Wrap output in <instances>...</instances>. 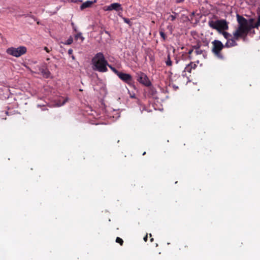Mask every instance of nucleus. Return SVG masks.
Instances as JSON below:
<instances>
[{"label": "nucleus", "instance_id": "72a5a7b5", "mask_svg": "<svg viewBox=\"0 0 260 260\" xmlns=\"http://www.w3.org/2000/svg\"><path fill=\"white\" fill-rule=\"evenodd\" d=\"M153 241V239L152 238H150V241L152 242Z\"/></svg>", "mask_w": 260, "mask_h": 260}, {"label": "nucleus", "instance_id": "f257e3e1", "mask_svg": "<svg viewBox=\"0 0 260 260\" xmlns=\"http://www.w3.org/2000/svg\"><path fill=\"white\" fill-rule=\"evenodd\" d=\"M245 34V30L243 29L242 25H241L240 27H237L236 29L233 32V37L227 40L224 45L225 47L229 48V47L237 46L238 44L236 41L240 39L245 41L247 38Z\"/></svg>", "mask_w": 260, "mask_h": 260}, {"label": "nucleus", "instance_id": "f8f14e48", "mask_svg": "<svg viewBox=\"0 0 260 260\" xmlns=\"http://www.w3.org/2000/svg\"><path fill=\"white\" fill-rule=\"evenodd\" d=\"M95 2V1L93 2L92 1H89L85 2V3H83L80 6V9H81V10H83V9H84L85 8H89Z\"/></svg>", "mask_w": 260, "mask_h": 260}, {"label": "nucleus", "instance_id": "4c0bfd02", "mask_svg": "<svg viewBox=\"0 0 260 260\" xmlns=\"http://www.w3.org/2000/svg\"><path fill=\"white\" fill-rule=\"evenodd\" d=\"M152 236V235H151V234H149V237L151 238Z\"/></svg>", "mask_w": 260, "mask_h": 260}, {"label": "nucleus", "instance_id": "e433bc0d", "mask_svg": "<svg viewBox=\"0 0 260 260\" xmlns=\"http://www.w3.org/2000/svg\"><path fill=\"white\" fill-rule=\"evenodd\" d=\"M146 152H143V154H142V155H146Z\"/></svg>", "mask_w": 260, "mask_h": 260}, {"label": "nucleus", "instance_id": "f03ea898", "mask_svg": "<svg viewBox=\"0 0 260 260\" xmlns=\"http://www.w3.org/2000/svg\"><path fill=\"white\" fill-rule=\"evenodd\" d=\"M92 64L94 67L93 69L100 72L107 71V66L108 61L104 57L102 52H99L95 54L91 60Z\"/></svg>", "mask_w": 260, "mask_h": 260}, {"label": "nucleus", "instance_id": "aec40b11", "mask_svg": "<svg viewBox=\"0 0 260 260\" xmlns=\"http://www.w3.org/2000/svg\"><path fill=\"white\" fill-rule=\"evenodd\" d=\"M73 38L72 37H70V38L67 40L66 43H64L65 45H70L73 43Z\"/></svg>", "mask_w": 260, "mask_h": 260}, {"label": "nucleus", "instance_id": "4be33fe9", "mask_svg": "<svg viewBox=\"0 0 260 260\" xmlns=\"http://www.w3.org/2000/svg\"><path fill=\"white\" fill-rule=\"evenodd\" d=\"M75 38L76 39H78L79 38H80L81 39L82 41H83L84 40V37H82V34L81 32H79L78 33L76 36H75Z\"/></svg>", "mask_w": 260, "mask_h": 260}, {"label": "nucleus", "instance_id": "0eeeda50", "mask_svg": "<svg viewBox=\"0 0 260 260\" xmlns=\"http://www.w3.org/2000/svg\"><path fill=\"white\" fill-rule=\"evenodd\" d=\"M26 48L24 46H20L18 48L11 47L7 49V53L15 57H19L26 52Z\"/></svg>", "mask_w": 260, "mask_h": 260}, {"label": "nucleus", "instance_id": "1a4fd4ad", "mask_svg": "<svg viewBox=\"0 0 260 260\" xmlns=\"http://www.w3.org/2000/svg\"><path fill=\"white\" fill-rule=\"evenodd\" d=\"M117 76L128 85L134 86V81L133 79V77L130 74L120 72Z\"/></svg>", "mask_w": 260, "mask_h": 260}, {"label": "nucleus", "instance_id": "f3484780", "mask_svg": "<svg viewBox=\"0 0 260 260\" xmlns=\"http://www.w3.org/2000/svg\"><path fill=\"white\" fill-rule=\"evenodd\" d=\"M192 70V67L191 66H190V65L189 64H188L185 68L184 72H188L189 73H190L191 72Z\"/></svg>", "mask_w": 260, "mask_h": 260}, {"label": "nucleus", "instance_id": "58836bf2", "mask_svg": "<svg viewBox=\"0 0 260 260\" xmlns=\"http://www.w3.org/2000/svg\"><path fill=\"white\" fill-rule=\"evenodd\" d=\"M183 0H180V2H183Z\"/></svg>", "mask_w": 260, "mask_h": 260}, {"label": "nucleus", "instance_id": "a211bd4d", "mask_svg": "<svg viewBox=\"0 0 260 260\" xmlns=\"http://www.w3.org/2000/svg\"><path fill=\"white\" fill-rule=\"evenodd\" d=\"M116 242L119 244L120 245H123V240H122V239H121L119 237L116 238Z\"/></svg>", "mask_w": 260, "mask_h": 260}, {"label": "nucleus", "instance_id": "ddd939ff", "mask_svg": "<svg viewBox=\"0 0 260 260\" xmlns=\"http://www.w3.org/2000/svg\"><path fill=\"white\" fill-rule=\"evenodd\" d=\"M219 34H221L223 36V37L227 40L232 37V35L229 33L228 32L225 31V30H223Z\"/></svg>", "mask_w": 260, "mask_h": 260}, {"label": "nucleus", "instance_id": "7ed1b4c3", "mask_svg": "<svg viewBox=\"0 0 260 260\" xmlns=\"http://www.w3.org/2000/svg\"><path fill=\"white\" fill-rule=\"evenodd\" d=\"M237 18L238 23L237 27H240L241 25H242L243 29L245 30V35L247 36L248 35L249 33L250 32L252 28H258V27L255 26V23L253 24L254 21L253 18H250L249 19V20H248L239 14H237Z\"/></svg>", "mask_w": 260, "mask_h": 260}, {"label": "nucleus", "instance_id": "2eb2a0df", "mask_svg": "<svg viewBox=\"0 0 260 260\" xmlns=\"http://www.w3.org/2000/svg\"><path fill=\"white\" fill-rule=\"evenodd\" d=\"M68 100V98L64 99L63 98H61L60 100H59L58 105V106H62L66 104Z\"/></svg>", "mask_w": 260, "mask_h": 260}, {"label": "nucleus", "instance_id": "4468645a", "mask_svg": "<svg viewBox=\"0 0 260 260\" xmlns=\"http://www.w3.org/2000/svg\"><path fill=\"white\" fill-rule=\"evenodd\" d=\"M166 64L167 66L171 67L172 65V61L171 59L170 55L168 54V58H167V60L165 61Z\"/></svg>", "mask_w": 260, "mask_h": 260}, {"label": "nucleus", "instance_id": "7c9ffc66", "mask_svg": "<svg viewBox=\"0 0 260 260\" xmlns=\"http://www.w3.org/2000/svg\"><path fill=\"white\" fill-rule=\"evenodd\" d=\"M143 240H144V241L145 242H147V240H148V235H146L144 238H143Z\"/></svg>", "mask_w": 260, "mask_h": 260}, {"label": "nucleus", "instance_id": "393cba45", "mask_svg": "<svg viewBox=\"0 0 260 260\" xmlns=\"http://www.w3.org/2000/svg\"><path fill=\"white\" fill-rule=\"evenodd\" d=\"M189 64L192 67V69H195L197 67V65L192 62H191Z\"/></svg>", "mask_w": 260, "mask_h": 260}, {"label": "nucleus", "instance_id": "a878e982", "mask_svg": "<svg viewBox=\"0 0 260 260\" xmlns=\"http://www.w3.org/2000/svg\"><path fill=\"white\" fill-rule=\"evenodd\" d=\"M187 247H188V245L187 244H184L181 246V247L180 248V249L183 250L184 248H187Z\"/></svg>", "mask_w": 260, "mask_h": 260}, {"label": "nucleus", "instance_id": "473e14b6", "mask_svg": "<svg viewBox=\"0 0 260 260\" xmlns=\"http://www.w3.org/2000/svg\"><path fill=\"white\" fill-rule=\"evenodd\" d=\"M176 59V63H178V59Z\"/></svg>", "mask_w": 260, "mask_h": 260}, {"label": "nucleus", "instance_id": "6ab92c4d", "mask_svg": "<svg viewBox=\"0 0 260 260\" xmlns=\"http://www.w3.org/2000/svg\"><path fill=\"white\" fill-rule=\"evenodd\" d=\"M255 26L256 27L260 26V11L258 12V19H257Z\"/></svg>", "mask_w": 260, "mask_h": 260}, {"label": "nucleus", "instance_id": "b1692460", "mask_svg": "<svg viewBox=\"0 0 260 260\" xmlns=\"http://www.w3.org/2000/svg\"><path fill=\"white\" fill-rule=\"evenodd\" d=\"M176 18V16L175 15H170L168 17V19L171 20L172 21H173L175 20Z\"/></svg>", "mask_w": 260, "mask_h": 260}, {"label": "nucleus", "instance_id": "f704fd0d", "mask_svg": "<svg viewBox=\"0 0 260 260\" xmlns=\"http://www.w3.org/2000/svg\"><path fill=\"white\" fill-rule=\"evenodd\" d=\"M72 59H75V57L73 55H72Z\"/></svg>", "mask_w": 260, "mask_h": 260}, {"label": "nucleus", "instance_id": "20e7f679", "mask_svg": "<svg viewBox=\"0 0 260 260\" xmlns=\"http://www.w3.org/2000/svg\"><path fill=\"white\" fill-rule=\"evenodd\" d=\"M201 47L202 44L200 42H198L195 45L192 46L187 52L188 58L190 59H195L194 55H201L205 58L207 55V52L205 50L202 49Z\"/></svg>", "mask_w": 260, "mask_h": 260}, {"label": "nucleus", "instance_id": "9d476101", "mask_svg": "<svg viewBox=\"0 0 260 260\" xmlns=\"http://www.w3.org/2000/svg\"><path fill=\"white\" fill-rule=\"evenodd\" d=\"M106 11L115 10L119 11L122 10L121 5L119 3H112L111 5L107 6V8L105 9Z\"/></svg>", "mask_w": 260, "mask_h": 260}, {"label": "nucleus", "instance_id": "9b49d317", "mask_svg": "<svg viewBox=\"0 0 260 260\" xmlns=\"http://www.w3.org/2000/svg\"><path fill=\"white\" fill-rule=\"evenodd\" d=\"M40 72H41L43 77L45 78H48L50 76V72L46 68H41L39 69Z\"/></svg>", "mask_w": 260, "mask_h": 260}, {"label": "nucleus", "instance_id": "2f4dec72", "mask_svg": "<svg viewBox=\"0 0 260 260\" xmlns=\"http://www.w3.org/2000/svg\"><path fill=\"white\" fill-rule=\"evenodd\" d=\"M204 43L205 44V46H207L208 45L209 43L208 41H206Z\"/></svg>", "mask_w": 260, "mask_h": 260}, {"label": "nucleus", "instance_id": "39448f33", "mask_svg": "<svg viewBox=\"0 0 260 260\" xmlns=\"http://www.w3.org/2000/svg\"><path fill=\"white\" fill-rule=\"evenodd\" d=\"M208 25L211 28L217 30L219 33L223 30H226L229 29L228 22L225 19L217 20L216 21L210 20L208 22Z\"/></svg>", "mask_w": 260, "mask_h": 260}, {"label": "nucleus", "instance_id": "c85d7f7f", "mask_svg": "<svg viewBox=\"0 0 260 260\" xmlns=\"http://www.w3.org/2000/svg\"><path fill=\"white\" fill-rule=\"evenodd\" d=\"M72 53H73V50L72 49H69V50H68V54L69 55H71V54H72Z\"/></svg>", "mask_w": 260, "mask_h": 260}, {"label": "nucleus", "instance_id": "6e6552de", "mask_svg": "<svg viewBox=\"0 0 260 260\" xmlns=\"http://www.w3.org/2000/svg\"><path fill=\"white\" fill-rule=\"evenodd\" d=\"M137 80L141 84L149 87L151 85V81L149 80L147 75L143 72H138L136 73Z\"/></svg>", "mask_w": 260, "mask_h": 260}, {"label": "nucleus", "instance_id": "5701e85b", "mask_svg": "<svg viewBox=\"0 0 260 260\" xmlns=\"http://www.w3.org/2000/svg\"><path fill=\"white\" fill-rule=\"evenodd\" d=\"M123 20H124V21L125 23H126V24H128L129 26H131L132 23H131V21L129 20V19L124 18L123 19Z\"/></svg>", "mask_w": 260, "mask_h": 260}, {"label": "nucleus", "instance_id": "c9c22d12", "mask_svg": "<svg viewBox=\"0 0 260 260\" xmlns=\"http://www.w3.org/2000/svg\"><path fill=\"white\" fill-rule=\"evenodd\" d=\"M131 97L132 98H135V95H131Z\"/></svg>", "mask_w": 260, "mask_h": 260}, {"label": "nucleus", "instance_id": "bb28decb", "mask_svg": "<svg viewBox=\"0 0 260 260\" xmlns=\"http://www.w3.org/2000/svg\"><path fill=\"white\" fill-rule=\"evenodd\" d=\"M44 49L48 53L50 52V51L51 50V49L48 48L47 47H44Z\"/></svg>", "mask_w": 260, "mask_h": 260}, {"label": "nucleus", "instance_id": "c756f323", "mask_svg": "<svg viewBox=\"0 0 260 260\" xmlns=\"http://www.w3.org/2000/svg\"><path fill=\"white\" fill-rule=\"evenodd\" d=\"M176 78L177 79H181V77H180V75H175L174 76V78Z\"/></svg>", "mask_w": 260, "mask_h": 260}, {"label": "nucleus", "instance_id": "dca6fc26", "mask_svg": "<svg viewBox=\"0 0 260 260\" xmlns=\"http://www.w3.org/2000/svg\"><path fill=\"white\" fill-rule=\"evenodd\" d=\"M107 66L108 67L110 68V69H111V71L114 73H115L117 76L118 75V74H119V73H120L119 71H118L117 69H116L115 68L113 67L111 65H110L108 64V65H107Z\"/></svg>", "mask_w": 260, "mask_h": 260}, {"label": "nucleus", "instance_id": "cd10ccee", "mask_svg": "<svg viewBox=\"0 0 260 260\" xmlns=\"http://www.w3.org/2000/svg\"><path fill=\"white\" fill-rule=\"evenodd\" d=\"M71 25L72 26V27H73V29H74V30L75 31H77V28H76V26L74 25V24L73 22L71 23Z\"/></svg>", "mask_w": 260, "mask_h": 260}, {"label": "nucleus", "instance_id": "423d86ee", "mask_svg": "<svg viewBox=\"0 0 260 260\" xmlns=\"http://www.w3.org/2000/svg\"><path fill=\"white\" fill-rule=\"evenodd\" d=\"M211 43H212V49H211V51H212L214 55L218 58L222 59L223 56L221 53V51L225 47V46L222 44L221 41L218 40H214Z\"/></svg>", "mask_w": 260, "mask_h": 260}, {"label": "nucleus", "instance_id": "412c9836", "mask_svg": "<svg viewBox=\"0 0 260 260\" xmlns=\"http://www.w3.org/2000/svg\"><path fill=\"white\" fill-rule=\"evenodd\" d=\"M159 34H160V37L162 38V39L164 40H165L166 39V35L164 33V31L162 29H161L159 31Z\"/></svg>", "mask_w": 260, "mask_h": 260}]
</instances>
